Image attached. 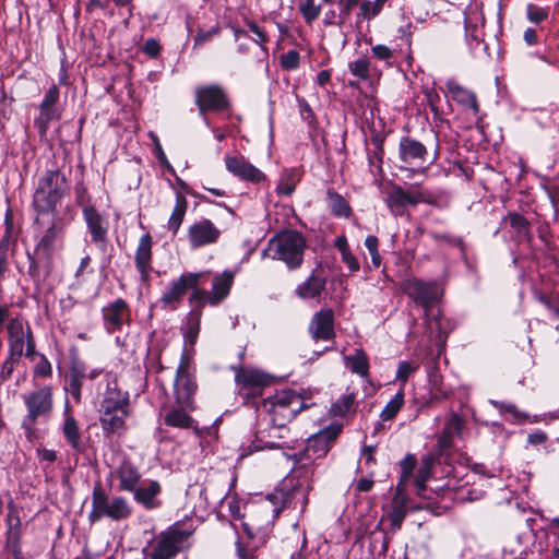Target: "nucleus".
<instances>
[{"mask_svg":"<svg viewBox=\"0 0 559 559\" xmlns=\"http://www.w3.org/2000/svg\"><path fill=\"white\" fill-rule=\"evenodd\" d=\"M305 407L304 399L290 389L276 391L273 395L263 400L259 412L265 413L272 424L269 429V440L261 439L262 445L257 450L269 448H284L286 445L285 433L288 432L287 424Z\"/></svg>","mask_w":559,"mask_h":559,"instance_id":"f257e3e1","label":"nucleus"},{"mask_svg":"<svg viewBox=\"0 0 559 559\" xmlns=\"http://www.w3.org/2000/svg\"><path fill=\"white\" fill-rule=\"evenodd\" d=\"M106 382L98 411L100 427L105 436L121 435L127 430L126 420L131 415L130 395L111 373L106 374Z\"/></svg>","mask_w":559,"mask_h":559,"instance_id":"f03ea898","label":"nucleus"},{"mask_svg":"<svg viewBox=\"0 0 559 559\" xmlns=\"http://www.w3.org/2000/svg\"><path fill=\"white\" fill-rule=\"evenodd\" d=\"M49 223L45 227L35 225L41 234L35 246V258L31 263V273L33 276H47L52 267V253L57 247V242L61 239L67 224L70 222L64 221L57 215H51L47 218Z\"/></svg>","mask_w":559,"mask_h":559,"instance_id":"7ed1b4c3","label":"nucleus"},{"mask_svg":"<svg viewBox=\"0 0 559 559\" xmlns=\"http://www.w3.org/2000/svg\"><path fill=\"white\" fill-rule=\"evenodd\" d=\"M401 288L405 295L425 309L427 329L438 336L443 333L440 313H433L431 306L439 299V289L435 282H424L419 278H406L402 282Z\"/></svg>","mask_w":559,"mask_h":559,"instance_id":"20e7f679","label":"nucleus"},{"mask_svg":"<svg viewBox=\"0 0 559 559\" xmlns=\"http://www.w3.org/2000/svg\"><path fill=\"white\" fill-rule=\"evenodd\" d=\"M305 248L306 240L300 233L285 230L269 240L264 255L283 261L289 269L294 270L301 265Z\"/></svg>","mask_w":559,"mask_h":559,"instance_id":"39448f33","label":"nucleus"},{"mask_svg":"<svg viewBox=\"0 0 559 559\" xmlns=\"http://www.w3.org/2000/svg\"><path fill=\"white\" fill-rule=\"evenodd\" d=\"M132 514V507L129 501L121 497H109L100 485H96L92 493V510L88 513V521L95 523L104 518L111 521H124Z\"/></svg>","mask_w":559,"mask_h":559,"instance_id":"423d86ee","label":"nucleus"},{"mask_svg":"<svg viewBox=\"0 0 559 559\" xmlns=\"http://www.w3.org/2000/svg\"><path fill=\"white\" fill-rule=\"evenodd\" d=\"M310 490V484H297L293 477L283 480L281 486L267 496V499L275 506L273 516L277 518L284 509H293L304 513L308 504Z\"/></svg>","mask_w":559,"mask_h":559,"instance_id":"0eeeda50","label":"nucleus"},{"mask_svg":"<svg viewBox=\"0 0 559 559\" xmlns=\"http://www.w3.org/2000/svg\"><path fill=\"white\" fill-rule=\"evenodd\" d=\"M27 414L22 421L26 437L31 439L35 433V426L39 418L48 417L52 411L53 396L49 385L41 386L22 395Z\"/></svg>","mask_w":559,"mask_h":559,"instance_id":"6e6552de","label":"nucleus"},{"mask_svg":"<svg viewBox=\"0 0 559 559\" xmlns=\"http://www.w3.org/2000/svg\"><path fill=\"white\" fill-rule=\"evenodd\" d=\"M197 388L191 359L186 354H182L174 381V396L176 403L189 409H194L193 396L197 392Z\"/></svg>","mask_w":559,"mask_h":559,"instance_id":"1a4fd4ad","label":"nucleus"},{"mask_svg":"<svg viewBox=\"0 0 559 559\" xmlns=\"http://www.w3.org/2000/svg\"><path fill=\"white\" fill-rule=\"evenodd\" d=\"M9 350L13 353H24L28 358L36 354V345L33 332L28 323L20 314L12 317L7 323Z\"/></svg>","mask_w":559,"mask_h":559,"instance_id":"9d476101","label":"nucleus"},{"mask_svg":"<svg viewBox=\"0 0 559 559\" xmlns=\"http://www.w3.org/2000/svg\"><path fill=\"white\" fill-rule=\"evenodd\" d=\"M230 368L235 373L238 393L246 397L260 395L262 389L270 383V377L260 369L242 365Z\"/></svg>","mask_w":559,"mask_h":559,"instance_id":"9b49d317","label":"nucleus"},{"mask_svg":"<svg viewBox=\"0 0 559 559\" xmlns=\"http://www.w3.org/2000/svg\"><path fill=\"white\" fill-rule=\"evenodd\" d=\"M191 534V531L181 530L178 526L170 527L159 535L151 554V559H171L182 549Z\"/></svg>","mask_w":559,"mask_h":559,"instance_id":"f8f14e48","label":"nucleus"},{"mask_svg":"<svg viewBox=\"0 0 559 559\" xmlns=\"http://www.w3.org/2000/svg\"><path fill=\"white\" fill-rule=\"evenodd\" d=\"M205 273L206 272H189L181 274L177 280L169 284L168 288L160 297V302L165 307L176 309L187 292L200 285V282Z\"/></svg>","mask_w":559,"mask_h":559,"instance_id":"ddd939ff","label":"nucleus"},{"mask_svg":"<svg viewBox=\"0 0 559 559\" xmlns=\"http://www.w3.org/2000/svg\"><path fill=\"white\" fill-rule=\"evenodd\" d=\"M195 105L200 114L206 111H224L229 109L230 102L225 91L216 84L195 88Z\"/></svg>","mask_w":559,"mask_h":559,"instance_id":"4468645a","label":"nucleus"},{"mask_svg":"<svg viewBox=\"0 0 559 559\" xmlns=\"http://www.w3.org/2000/svg\"><path fill=\"white\" fill-rule=\"evenodd\" d=\"M222 235L221 229L209 218L194 222L188 228V241L192 249L214 245Z\"/></svg>","mask_w":559,"mask_h":559,"instance_id":"2eb2a0df","label":"nucleus"},{"mask_svg":"<svg viewBox=\"0 0 559 559\" xmlns=\"http://www.w3.org/2000/svg\"><path fill=\"white\" fill-rule=\"evenodd\" d=\"M399 158L404 168H420L427 163L428 150L421 142L411 136H403L399 144Z\"/></svg>","mask_w":559,"mask_h":559,"instance_id":"dca6fc26","label":"nucleus"},{"mask_svg":"<svg viewBox=\"0 0 559 559\" xmlns=\"http://www.w3.org/2000/svg\"><path fill=\"white\" fill-rule=\"evenodd\" d=\"M60 201V197L38 183L33 197V206L36 212L34 225L45 227L49 223L47 218L56 215V206Z\"/></svg>","mask_w":559,"mask_h":559,"instance_id":"f3484780","label":"nucleus"},{"mask_svg":"<svg viewBox=\"0 0 559 559\" xmlns=\"http://www.w3.org/2000/svg\"><path fill=\"white\" fill-rule=\"evenodd\" d=\"M60 91L57 85H51L45 93L39 105V115L35 118L34 124L40 135L47 133L49 123L59 118L57 103L59 100Z\"/></svg>","mask_w":559,"mask_h":559,"instance_id":"a211bd4d","label":"nucleus"},{"mask_svg":"<svg viewBox=\"0 0 559 559\" xmlns=\"http://www.w3.org/2000/svg\"><path fill=\"white\" fill-rule=\"evenodd\" d=\"M226 169L240 180L260 183L266 176L242 155H226L224 157Z\"/></svg>","mask_w":559,"mask_h":559,"instance_id":"6ab92c4d","label":"nucleus"},{"mask_svg":"<svg viewBox=\"0 0 559 559\" xmlns=\"http://www.w3.org/2000/svg\"><path fill=\"white\" fill-rule=\"evenodd\" d=\"M9 512L5 518V548L12 554L14 559H23L22 552V522L17 511L13 507V502H9Z\"/></svg>","mask_w":559,"mask_h":559,"instance_id":"aec40b11","label":"nucleus"},{"mask_svg":"<svg viewBox=\"0 0 559 559\" xmlns=\"http://www.w3.org/2000/svg\"><path fill=\"white\" fill-rule=\"evenodd\" d=\"M309 333L313 340L330 341L334 338V311L324 308L316 312L309 324Z\"/></svg>","mask_w":559,"mask_h":559,"instance_id":"412c9836","label":"nucleus"},{"mask_svg":"<svg viewBox=\"0 0 559 559\" xmlns=\"http://www.w3.org/2000/svg\"><path fill=\"white\" fill-rule=\"evenodd\" d=\"M102 312L105 328L108 333H114L117 330H120L122 324L130 320L129 306L122 298H118L114 302L104 307Z\"/></svg>","mask_w":559,"mask_h":559,"instance_id":"4be33fe9","label":"nucleus"},{"mask_svg":"<svg viewBox=\"0 0 559 559\" xmlns=\"http://www.w3.org/2000/svg\"><path fill=\"white\" fill-rule=\"evenodd\" d=\"M83 216L87 230L91 235L92 242L96 245H105L108 233V224L105 218L92 205H85L83 207Z\"/></svg>","mask_w":559,"mask_h":559,"instance_id":"5701e85b","label":"nucleus"},{"mask_svg":"<svg viewBox=\"0 0 559 559\" xmlns=\"http://www.w3.org/2000/svg\"><path fill=\"white\" fill-rule=\"evenodd\" d=\"M341 432L340 426H329L308 439L307 452L316 457L324 456Z\"/></svg>","mask_w":559,"mask_h":559,"instance_id":"b1692460","label":"nucleus"},{"mask_svg":"<svg viewBox=\"0 0 559 559\" xmlns=\"http://www.w3.org/2000/svg\"><path fill=\"white\" fill-rule=\"evenodd\" d=\"M152 247L153 240L148 233L141 236L135 250V267L141 274L142 280H147L152 271Z\"/></svg>","mask_w":559,"mask_h":559,"instance_id":"393cba45","label":"nucleus"},{"mask_svg":"<svg viewBox=\"0 0 559 559\" xmlns=\"http://www.w3.org/2000/svg\"><path fill=\"white\" fill-rule=\"evenodd\" d=\"M131 492L133 493L134 500L148 510L159 506L157 497L160 493V485L157 480L142 481L136 486V489Z\"/></svg>","mask_w":559,"mask_h":559,"instance_id":"a878e982","label":"nucleus"},{"mask_svg":"<svg viewBox=\"0 0 559 559\" xmlns=\"http://www.w3.org/2000/svg\"><path fill=\"white\" fill-rule=\"evenodd\" d=\"M447 91L452 97L454 102L462 105L465 108H468L473 111V114L477 115L479 112V105L477 103L476 95L462 86L454 79H449L445 83Z\"/></svg>","mask_w":559,"mask_h":559,"instance_id":"bb28decb","label":"nucleus"},{"mask_svg":"<svg viewBox=\"0 0 559 559\" xmlns=\"http://www.w3.org/2000/svg\"><path fill=\"white\" fill-rule=\"evenodd\" d=\"M325 286V276L313 271L305 282L296 287L295 293L300 299H319Z\"/></svg>","mask_w":559,"mask_h":559,"instance_id":"cd10ccee","label":"nucleus"},{"mask_svg":"<svg viewBox=\"0 0 559 559\" xmlns=\"http://www.w3.org/2000/svg\"><path fill=\"white\" fill-rule=\"evenodd\" d=\"M192 409L183 405H178L169 409L164 416V424L168 427L178 429L198 430V424L189 414Z\"/></svg>","mask_w":559,"mask_h":559,"instance_id":"c85d7f7f","label":"nucleus"},{"mask_svg":"<svg viewBox=\"0 0 559 559\" xmlns=\"http://www.w3.org/2000/svg\"><path fill=\"white\" fill-rule=\"evenodd\" d=\"M234 278L235 274L230 271H224L213 277L212 289L209 290L212 296L211 306H217L227 298L233 286Z\"/></svg>","mask_w":559,"mask_h":559,"instance_id":"c756f323","label":"nucleus"},{"mask_svg":"<svg viewBox=\"0 0 559 559\" xmlns=\"http://www.w3.org/2000/svg\"><path fill=\"white\" fill-rule=\"evenodd\" d=\"M119 480V489L123 491H134L141 483V475L138 468L129 461L122 462L115 471Z\"/></svg>","mask_w":559,"mask_h":559,"instance_id":"7c9ffc66","label":"nucleus"},{"mask_svg":"<svg viewBox=\"0 0 559 559\" xmlns=\"http://www.w3.org/2000/svg\"><path fill=\"white\" fill-rule=\"evenodd\" d=\"M61 430L66 440L74 451L79 453L84 451L79 424L76 419L73 417V415L70 413L68 404H66L64 420Z\"/></svg>","mask_w":559,"mask_h":559,"instance_id":"2f4dec72","label":"nucleus"},{"mask_svg":"<svg viewBox=\"0 0 559 559\" xmlns=\"http://www.w3.org/2000/svg\"><path fill=\"white\" fill-rule=\"evenodd\" d=\"M38 183L61 199L69 191L68 180L58 169L47 170L39 178Z\"/></svg>","mask_w":559,"mask_h":559,"instance_id":"473e14b6","label":"nucleus"},{"mask_svg":"<svg viewBox=\"0 0 559 559\" xmlns=\"http://www.w3.org/2000/svg\"><path fill=\"white\" fill-rule=\"evenodd\" d=\"M464 426L463 419L457 414H451L445 420L439 437V444L448 448L452 444L454 437L460 436Z\"/></svg>","mask_w":559,"mask_h":559,"instance_id":"72a5a7b5","label":"nucleus"},{"mask_svg":"<svg viewBox=\"0 0 559 559\" xmlns=\"http://www.w3.org/2000/svg\"><path fill=\"white\" fill-rule=\"evenodd\" d=\"M346 367L356 374L362 378L369 374V361L366 353L358 348L354 355L344 356Z\"/></svg>","mask_w":559,"mask_h":559,"instance_id":"f704fd0d","label":"nucleus"},{"mask_svg":"<svg viewBox=\"0 0 559 559\" xmlns=\"http://www.w3.org/2000/svg\"><path fill=\"white\" fill-rule=\"evenodd\" d=\"M417 461L415 455L407 454L400 463L401 465V476L400 480L396 485V493L403 495L407 491L411 478L413 476L414 469L416 467Z\"/></svg>","mask_w":559,"mask_h":559,"instance_id":"c9c22d12","label":"nucleus"},{"mask_svg":"<svg viewBox=\"0 0 559 559\" xmlns=\"http://www.w3.org/2000/svg\"><path fill=\"white\" fill-rule=\"evenodd\" d=\"M188 209V201L185 195L176 194V204L173 209L167 227L174 235L179 230Z\"/></svg>","mask_w":559,"mask_h":559,"instance_id":"e433bc0d","label":"nucleus"},{"mask_svg":"<svg viewBox=\"0 0 559 559\" xmlns=\"http://www.w3.org/2000/svg\"><path fill=\"white\" fill-rule=\"evenodd\" d=\"M300 177L296 169H284L276 187L277 194L289 197L294 193Z\"/></svg>","mask_w":559,"mask_h":559,"instance_id":"4c0bfd02","label":"nucleus"},{"mask_svg":"<svg viewBox=\"0 0 559 559\" xmlns=\"http://www.w3.org/2000/svg\"><path fill=\"white\" fill-rule=\"evenodd\" d=\"M502 224H509L515 237L521 239L530 234L528 221L516 212H509L503 218Z\"/></svg>","mask_w":559,"mask_h":559,"instance_id":"58836bf2","label":"nucleus"},{"mask_svg":"<svg viewBox=\"0 0 559 559\" xmlns=\"http://www.w3.org/2000/svg\"><path fill=\"white\" fill-rule=\"evenodd\" d=\"M328 201L330 211L334 216L348 218L352 215L350 205L340 193L328 191Z\"/></svg>","mask_w":559,"mask_h":559,"instance_id":"ea45409f","label":"nucleus"},{"mask_svg":"<svg viewBox=\"0 0 559 559\" xmlns=\"http://www.w3.org/2000/svg\"><path fill=\"white\" fill-rule=\"evenodd\" d=\"M85 378L86 373L83 367L74 366L71 368L67 390L78 403L81 401V390Z\"/></svg>","mask_w":559,"mask_h":559,"instance_id":"a19ab883","label":"nucleus"},{"mask_svg":"<svg viewBox=\"0 0 559 559\" xmlns=\"http://www.w3.org/2000/svg\"><path fill=\"white\" fill-rule=\"evenodd\" d=\"M404 405V392L401 389L396 392L392 400H390L380 413V418L383 421L392 420Z\"/></svg>","mask_w":559,"mask_h":559,"instance_id":"79ce46f5","label":"nucleus"},{"mask_svg":"<svg viewBox=\"0 0 559 559\" xmlns=\"http://www.w3.org/2000/svg\"><path fill=\"white\" fill-rule=\"evenodd\" d=\"M348 69L353 75L362 81L370 79L371 62L365 56L349 62Z\"/></svg>","mask_w":559,"mask_h":559,"instance_id":"37998d69","label":"nucleus"},{"mask_svg":"<svg viewBox=\"0 0 559 559\" xmlns=\"http://www.w3.org/2000/svg\"><path fill=\"white\" fill-rule=\"evenodd\" d=\"M22 356H23L22 353L15 354V353L9 350L8 357L3 361L2 366H1V370H0V379L2 381L10 379L14 369L20 364Z\"/></svg>","mask_w":559,"mask_h":559,"instance_id":"c03bdc74","label":"nucleus"},{"mask_svg":"<svg viewBox=\"0 0 559 559\" xmlns=\"http://www.w3.org/2000/svg\"><path fill=\"white\" fill-rule=\"evenodd\" d=\"M354 402L355 396L353 393L344 394L332 404L331 412L335 416H344L352 411Z\"/></svg>","mask_w":559,"mask_h":559,"instance_id":"a18cd8bd","label":"nucleus"},{"mask_svg":"<svg viewBox=\"0 0 559 559\" xmlns=\"http://www.w3.org/2000/svg\"><path fill=\"white\" fill-rule=\"evenodd\" d=\"M299 11L306 23L311 24L319 17L321 5L316 4L314 0H305L299 4Z\"/></svg>","mask_w":559,"mask_h":559,"instance_id":"49530a36","label":"nucleus"},{"mask_svg":"<svg viewBox=\"0 0 559 559\" xmlns=\"http://www.w3.org/2000/svg\"><path fill=\"white\" fill-rule=\"evenodd\" d=\"M405 191L401 188L393 190L386 198V204L393 213L401 214L405 203Z\"/></svg>","mask_w":559,"mask_h":559,"instance_id":"de8ad7c7","label":"nucleus"},{"mask_svg":"<svg viewBox=\"0 0 559 559\" xmlns=\"http://www.w3.org/2000/svg\"><path fill=\"white\" fill-rule=\"evenodd\" d=\"M419 369V364L411 362V361H401L399 364L395 380L401 382L404 385L408 378L414 374Z\"/></svg>","mask_w":559,"mask_h":559,"instance_id":"09e8293b","label":"nucleus"},{"mask_svg":"<svg viewBox=\"0 0 559 559\" xmlns=\"http://www.w3.org/2000/svg\"><path fill=\"white\" fill-rule=\"evenodd\" d=\"M430 475V464L428 462L424 463L423 466L416 473L413 485L416 495L424 497L425 491V483Z\"/></svg>","mask_w":559,"mask_h":559,"instance_id":"8fccbe9b","label":"nucleus"},{"mask_svg":"<svg viewBox=\"0 0 559 559\" xmlns=\"http://www.w3.org/2000/svg\"><path fill=\"white\" fill-rule=\"evenodd\" d=\"M193 292L189 297V304L193 308H203L205 305L211 306L212 296L209 290L192 288Z\"/></svg>","mask_w":559,"mask_h":559,"instance_id":"3c124183","label":"nucleus"},{"mask_svg":"<svg viewBox=\"0 0 559 559\" xmlns=\"http://www.w3.org/2000/svg\"><path fill=\"white\" fill-rule=\"evenodd\" d=\"M549 10L530 3L526 7V17L530 22L538 24L548 17Z\"/></svg>","mask_w":559,"mask_h":559,"instance_id":"603ef678","label":"nucleus"},{"mask_svg":"<svg viewBox=\"0 0 559 559\" xmlns=\"http://www.w3.org/2000/svg\"><path fill=\"white\" fill-rule=\"evenodd\" d=\"M299 52L295 49L288 50L281 56L280 62L284 70L292 71L299 67Z\"/></svg>","mask_w":559,"mask_h":559,"instance_id":"864d4df0","label":"nucleus"},{"mask_svg":"<svg viewBox=\"0 0 559 559\" xmlns=\"http://www.w3.org/2000/svg\"><path fill=\"white\" fill-rule=\"evenodd\" d=\"M313 473L314 467L312 463H302L294 468V474L301 478V480L296 481L297 484H310Z\"/></svg>","mask_w":559,"mask_h":559,"instance_id":"5fc2aeb1","label":"nucleus"},{"mask_svg":"<svg viewBox=\"0 0 559 559\" xmlns=\"http://www.w3.org/2000/svg\"><path fill=\"white\" fill-rule=\"evenodd\" d=\"M430 236L435 240H438V241L442 240V241L448 242L451 246H455V247L460 248L462 254H465L466 248H465V243L461 237H455V236H451L448 234H439V233H435V231L430 233Z\"/></svg>","mask_w":559,"mask_h":559,"instance_id":"6e6d98bb","label":"nucleus"},{"mask_svg":"<svg viewBox=\"0 0 559 559\" xmlns=\"http://www.w3.org/2000/svg\"><path fill=\"white\" fill-rule=\"evenodd\" d=\"M383 2L380 0L366 1L361 5L362 15L365 19H372L378 15L383 7Z\"/></svg>","mask_w":559,"mask_h":559,"instance_id":"4d7b16f0","label":"nucleus"},{"mask_svg":"<svg viewBox=\"0 0 559 559\" xmlns=\"http://www.w3.org/2000/svg\"><path fill=\"white\" fill-rule=\"evenodd\" d=\"M537 299L559 319V297L540 294Z\"/></svg>","mask_w":559,"mask_h":559,"instance_id":"13d9d810","label":"nucleus"},{"mask_svg":"<svg viewBox=\"0 0 559 559\" xmlns=\"http://www.w3.org/2000/svg\"><path fill=\"white\" fill-rule=\"evenodd\" d=\"M34 372L36 376H39L41 378H48L52 374V368L51 364L48 361V359L41 355L40 360L36 364L34 368Z\"/></svg>","mask_w":559,"mask_h":559,"instance_id":"bf43d9fd","label":"nucleus"},{"mask_svg":"<svg viewBox=\"0 0 559 559\" xmlns=\"http://www.w3.org/2000/svg\"><path fill=\"white\" fill-rule=\"evenodd\" d=\"M405 510L403 506L395 507L390 513H389V520L391 522L392 528H400L402 525V522L405 518Z\"/></svg>","mask_w":559,"mask_h":559,"instance_id":"052dcab7","label":"nucleus"},{"mask_svg":"<svg viewBox=\"0 0 559 559\" xmlns=\"http://www.w3.org/2000/svg\"><path fill=\"white\" fill-rule=\"evenodd\" d=\"M374 58L386 61L393 57V51L385 45H376L371 48Z\"/></svg>","mask_w":559,"mask_h":559,"instance_id":"680f3d73","label":"nucleus"},{"mask_svg":"<svg viewBox=\"0 0 559 559\" xmlns=\"http://www.w3.org/2000/svg\"><path fill=\"white\" fill-rule=\"evenodd\" d=\"M143 51L152 57V58H156L158 55H159V51H160V45L159 43L154 39V38H148L144 46H143Z\"/></svg>","mask_w":559,"mask_h":559,"instance_id":"e2e57ef3","label":"nucleus"},{"mask_svg":"<svg viewBox=\"0 0 559 559\" xmlns=\"http://www.w3.org/2000/svg\"><path fill=\"white\" fill-rule=\"evenodd\" d=\"M342 261L347 265L350 272H357L360 267L358 260L350 250L342 252Z\"/></svg>","mask_w":559,"mask_h":559,"instance_id":"0e129e2a","label":"nucleus"},{"mask_svg":"<svg viewBox=\"0 0 559 559\" xmlns=\"http://www.w3.org/2000/svg\"><path fill=\"white\" fill-rule=\"evenodd\" d=\"M247 25L249 31L255 35V41L263 46L267 41L265 32L254 22H249Z\"/></svg>","mask_w":559,"mask_h":559,"instance_id":"69168bd1","label":"nucleus"},{"mask_svg":"<svg viewBox=\"0 0 559 559\" xmlns=\"http://www.w3.org/2000/svg\"><path fill=\"white\" fill-rule=\"evenodd\" d=\"M365 246L368 249L370 255L379 252V239L373 235L367 236V238L365 239Z\"/></svg>","mask_w":559,"mask_h":559,"instance_id":"338daca9","label":"nucleus"},{"mask_svg":"<svg viewBox=\"0 0 559 559\" xmlns=\"http://www.w3.org/2000/svg\"><path fill=\"white\" fill-rule=\"evenodd\" d=\"M423 200V195L419 192H413V191H405V200L404 203L416 205Z\"/></svg>","mask_w":559,"mask_h":559,"instance_id":"774afa93","label":"nucleus"}]
</instances>
